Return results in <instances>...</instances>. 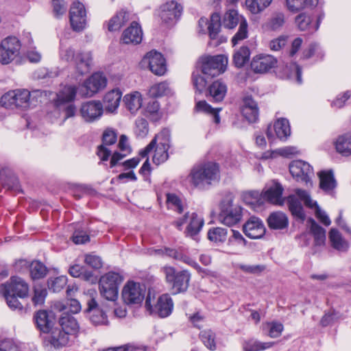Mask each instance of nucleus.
I'll list each match as a JSON object with an SVG mask.
<instances>
[{
    "instance_id": "473e14b6",
    "label": "nucleus",
    "mask_w": 351,
    "mask_h": 351,
    "mask_svg": "<svg viewBox=\"0 0 351 351\" xmlns=\"http://www.w3.org/2000/svg\"><path fill=\"white\" fill-rule=\"evenodd\" d=\"M134 18V14L125 10H121L110 19L108 23V29L110 32L119 30L125 23Z\"/></svg>"
},
{
    "instance_id": "4be33fe9",
    "label": "nucleus",
    "mask_w": 351,
    "mask_h": 351,
    "mask_svg": "<svg viewBox=\"0 0 351 351\" xmlns=\"http://www.w3.org/2000/svg\"><path fill=\"white\" fill-rule=\"evenodd\" d=\"M0 287H4L8 289V293L16 295L20 298H25L29 294L27 283L23 278L18 276H12L8 282L0 285Z\"/></svg>"
},
{
    "instance_id": "e2e57ef3",
    "label": "nucleus",
    "mask_w": 351,
    "mask_h": 351,
    "mask_svg": "<svg viewBox=\"0 0 351 351\" xmlns=\"http://www.w3.org/2000/svg\"><path fill=\"white\" fill-rule=\"evenodd\" d=\"M30 275L32 279L44 278L47 272V267L40 261H33L29 267Z\"/></svg>"
},
{
    "instance_id": "338daca9",
    "label": "nucleus",
    "mask_w": 351,
    "mask_h": 351,
    "mask_svg": "<svg viewBox=\"0 0 351 351\" xmlns=\"http://www.w3.org/2000/svg\"><path fill=\"white\" fill-rule=\"evenodd\" d=\"M76 54L77 53L75 51L72 47L64 43L60 44V58L61 60L66 62L73 63L76 57Z\"/></svg>"
},
{
    "instance_id": "5701e85b",
    "label": "nucleus",
    "mask_w": 351,
    "mask_h": 351,
    "mask_svg": "<svg viewBox=\"0 0 351 351\" xmlns=\"http://www.w3.org/2000/svg\"><path fill=\"white\" fill-rule=\"evenodd\" d=\"M245 234L252 239L261 238L265 233V228L262 221L256 217H250L243 225Z\"/></svg>"
},
{
    "instance_id": "37998d69",
    "label": "nucleus",
    "mask_w": 351,
    "mask_h": 351,
    "mask_svg": "<svg viewBox=\"0 0 351 351\" xmlns=\"http://www.w3.org/2000/svg\"><path fill=\"white\" fill-rule=\"evenodd\" d=\"M69 335L63 329L56 328L51 332L50 343L56 348H62L69 343Z\"/></svg>"
},
{
    "instance_id": "9b49d317",
    "label": "nucleus",
    "mask_w": 351,
    "mask_h": 351,
    "mask_svg": "<svg viewBox=\"0 0 351 351\" xmlns=\"http://www.w3.org/2000/svg\"><path fill=\"white\" fill-rule=\"evenodd\" d=\"M182 12L181 3L175 0L168 1L160 6L159 16L165 24L173 25L180 19Z\"/></svg>"
},
{
    "instance_id": "dca6fc26",
    "label": "nucleus",
    "mask_w": 351,
    "mask_h": 351,
    "mask_svg": "<svg viewBox=\"0 0 351 351\" xmlns=\"http://www.w3.org/2000/svg\"><path fill=\"white\" fill-rule=\"evenodd\" d=\"M145 306L149 311L156 313L159 317H167L173 311V302L168 293H164L158 298L156 305L153 307L150 295H148L145 300Z\"/></svg>"
},
{
    "instance_id": "f03ea898",
    "label": "nucleus",
    "mask_w": 351,
    "mask_h": 351,
    "mask_svg": "<svg viewBox=\"0 0 351 351\" xmlns=\"http://www.w3.org/2000/svg\"><path fill=\"white\" fill-rule=\"evenodd\" d=\"M170 131L167 129H162L152 139L150 143L143 150L140 152L142 157H145L154 149V154L153 156V162L157 165L165 162L168 158V149L170 143Z\"/></svg>"
},
{
    "instance_id": "69168bd1",
    "label": "nucleus",
    "mask_w": 351,
    "mask_h": 351,
    "mask_svg": "<svg viewBox=\"0 0 351 351\" xmlns=\"http://www.w3.org/2000/svg\"><path fill=\"white\" fill-rule=\"evenodd\" d=\"M239 25V29L231 40L234 46L237 45L240 41L247 38L248 36V23L246 19H243L242 22Z\"/></svg>"
},
{
    "instance_id": "a211bd4d",
    "label": "nucleus",
    "mask_w": 351,
    "mask_h": 351,
    "mask_svg": "<svg viewBox=\"0 0 351 351\" xmlns=\"http://www.w3.org/2000/svg\"><path fill=\"white\" fill-rule=\"evenodd\" d=\"M69 18L72 29L75 32L82 31L87 23L84 5L79 1L73 2L70 8Z\"/></svg>"
},
{
    "instance_id": "13d9d810",
    "label": "nucleus",
    "mask_w": 351,
    "mask_h": 351,
    "mask_svg": "<svg viewBox=\"0 0 351 351\" xmlns=\"http://www.w3.org/2000/svg\"><path fill=\"white\" fill-rule=\"evenodd\" d=\"M0 295H3L8 306L13 310L22 311L23 310V305L17 299V295L8 293V289L4 287H0Z\"/></svg>"
},
{
    "instance_id": "de8ad7c7",
    "label": "nucleus",
    "mask_w": 351,
    "mask_h": 351,
    "mask_svg": "<svg viewBox=\"0 0 351 351\" xmlns=\"http://www.w3.org/2000/svg\"><path fill=\"white\" fill-rule=\"evenodd\" d=\"M289 209L291 214L300 221H304L305 214L300 202L295 195H289L287 198Z\"/></svg>"
},
{
    "instance_id": "423d86ee",
    "label": "nucleus",
    "mask_w": 351,
    "mask_h": 351,
    "mask_svg": "<svg viewBox=\"0 0 351 351\" xmlns=\"http://www.w3.org/2000/svg\"><path fill=\"white\" fill-rule=\"evenodd\" d=\"M30 92L27 89L10 90L1 97V105L10 110H26L30 106Z\"/></svg>"
},
{
    "instance_id": "39448f33",
    "label": "nucleus",
    "mask_w": 351,
    "mask_h": 351,
    "mask_svg": "<svg viewBox=\"0 0 351 351\" xmlns=\"http://www.w3.org/2000/svg\"><path fill=\"white\" fill-rule=\"evenodd\" d=\"M123 277L117 272L109 271L101 276L99 281V289L101 295L110 301L118 298L119 286L123 282Z\"/></svg>"
},
{
    "instance_id": "c9c22d12",
    "label": "nucleus",
    "mask_w": 351,
    "mask_h": 351,
    "mask_svg": "<svg viewBox=\"0 0 351 351\" xmlns=\"http://www.w3.org/2000/svg\"><path fill=\"white\" fill-rule=\"evenodd\" d=\"M122 93L119 89H113L108 92L104 97V104L108 112H113L119 106Z\"/></svg>"
},
{
    "instance_id": "1a4fd4ad",
    "label": "nucleus",
    "mask_w": 351,
    "mask_h": 351,
    "mask_svg": "<svg viewBox=\"0 0 351 351\" xmlns=\"http://www.w3.org/2000/svg\"><path fill=\"white\" fill-rule=\"evenodd\" d=\"M141 66L143 69H149L156 75H163L167 71L165 59L160 53L155 50L150 51L144 56L141 61Z\"/></svg>"
},
{
    "instance_id": "a19ab883",
    "label": "nucleus",
    "mask_w": 351,
    "mask_h": 351,
    "mask_svg": "<svg viewBox=\"0 0 351 351\" xmlns=\"http://www.w3.org/2000/svg\"><path fill=\"white\" fill-rule=\"evenodd\" d=\"M337 152L343 155H351V133H347L338 136L335 142Z\"/></svg>"
},
{
    "instance_id": "f704fd0d",
    "label": "nucleus",
    "mask_w": 351,
    "mask_h": 351,
    "mask_svg": "<svg viewBox=\"0 0 351 351\" xmlns=\"http://www.w3.org/2000/svg\"><path fill=\"white\" fill-rule=\"evenodd\" d=\"M123 102L125 108L132 114H135L142 106V95L138 91L126 94L123 97Z\"/></svg>"
},
{
    "instance_id": "052dcab7",
    "label": "nucleus",
    "mask_w": 351,
    "mask_h": 351,
    "mask_svg": "<svg viewBox=\"0 0 351 351\" xmlns=\"http://www.w3.org/2000/svg\"><path fill=\"white\" fill-rule=\"evenodd\" d=\"M250 51L246 46L241 47L235 51L233 56V62L237 67H242L250 59Z\"/></svg>"
},
{
    "instance_id": "2f4dec72",
    "label": "nucleus",
    "mask_w": 351,
    "mask_h": 351,
    "mask_svg": "<svg viewBox=\"0 0 351 351\" xmlns=\"http://www.w3.org/2000/svg\"><path fill=\"white\" fill-rule=\"evenodd\" d=\"M87 311H93L90 319L95 325H107L108 320L105 313L97 307V303L94 298H91L87 302Z\"/></svg>"
},
{
    "instance_id": "f8f14e48",
    "label": "nucleus",
    "mask_w": 351,
    "mask_h": 351,
    "mask_svg": "<svg viewBox=\"0 0 351 351\" xmlns=\"http://www.w3.org/2000/svg\"><path fill=\"white\" fill-rule=\"evenodd\" d=\"M186 223L185 234L187 237H194L202 230L204 221L202 216L195 213H186L183 217L175 221L176 226L181 230L184 224Z\"/></svg>"
},
{
    "instance_id": "603ef678",
    "label": "nucleus",
    "mask_w": 351,
    "mask_h": 351,
    "mask_svg": "<svg viewBox=\"0 0 351 351\" xmlns=\"http://www.w3.org/2000/svg\"><path fill=\"white\" fill-rule=\"evenodd\" d=\"M329 239L332 246L339 251H346L348 248V243L346 241L341 237L339 232L332 228L329 232Z\"/></svg>"
},
{
    "instance_id": "a18cd8bd",
    "label": "nucleus",
    "mask_w": 351,
    "mask_h": 351,
    "mask_svg": "<svg viewBox=\"0 0 351 351\" xmlns=\"http://www.w3.org/2000/svg\"><path fill=\"white\" fill-rule=\"evenodd\" d=\"M274 130L276 136L280 140H286L291 134L289 122L285 118L279 119L274 123Z\"/></svg>"
},
{
    "instance_id": "5fc2aeb1",
    "label": "nucleus",
    "mask_w": 351,
    "mask_h": 351,
    "mask_svg": "<svg viewBox=\"0 0 351 351\" xmlns=\"http://www.w3.org/2000/svg\"><path fill=\"white\" fill-rule=\"evenodd\" d=\"M208 90L210 96L215 101H220L226 94L227 87L223 82L215 81L209 86Z\"/></svg>"
},
{
    "instance_id": "864d4df0",
    "label": "nucleus",
    "mask_w": 351,
    "mask_h": 351,
    "mask_svg": "<svg viewBox=\"0 0 351 351\" xmlns=\"http://www.w3.org/2000/svg\"><path fill=\"white\" fill-rule=\"evenodd\" d=\"M300 154V151L297 147L293 146H287L282 148L278 149L271 152H265L263 154V158H269L276 157V155H280L286 158H291Z\"/></svg>"
},
{
    "instance_id": "6ab92c4d",
    "label": "nucleus",
    "mask_w": 351,
    "mask_h": 351,
    "mask_svg": "<svg viewBox=\"0 0 351 351\" xmlns=\"http://www.w3.org/2000/svg\"><path fill=\"white\" fill-rule=\"evenodd\" d=\"M278 60L271 55L261 53L255 56L251 62V68L254 73H265L277 66Z\"/></svg>"
},
{
    "instance_id": "412c9836",
    "label": "nucleus",
    "mask_w": 351,
    "mask_h": 351,
    "mask_svg": "<svg viewBox=\"0 0 351 351\" xmlns=\"http://www.w3.org/2000/svg\"><path fill=\"white\" fill-rule=\"evenodd\" d=\"M117 140V134L114 130L107 128L102 136L103 144L98 147L97 154L101 161H107L111 155V150L107 146L114 144Z\"/></svg>"
},
{
    "instance_id": "7ed1b4c3",
    "label": "nucleus",
    "mask_w": 351,
    "mask_h": 351,
    "mask_svg": "<svg viewBox=\"0 0 351 351\" xmlns=\"http://www.w3.org/2000/svg\"><path fill=\"white\" fill-rule=\"evenodd\" d=\"M165 281L171 286L172 293L178 294L186 291L191 278V273L186 270L178 271L170 265H165L161 268Z\"/></svg>"
},
{
    "instance_id": "f257e3e1",
    "label": "nucleus",
    "mask_w": 351,
    "mask_h": 351,
    "mask_svg": "<svg viewBox=\"0 0 351 351\" xmlns=\"http://www.w3.org/2000/svg\"><path fill=\"white\" fill-rule=\"evenodd\" d=\"M219 178V166L215 162H207L195 166L188 176L189 182L194 187L204 189Z\"/></svg>"
},
{
    "instance_id": "aec40b11",
    "label": "nucleus",
    "mask_w": 351,
    "mask_h": 351,
    "mask_svg": "<svg viewBox=\"0 0 351 351\" xmlns=\"http://www.w3.org/2000/svg\"><path fill=\"white\" fill-rule=\"evenodd\" d=\"M297 196L300 199L301 201L304 202L306 206L310 208H315L316 217L319 221L325 226H329L331 223V221L325 211L320 209L318 206L317 202L314 201L306 191L302 189H297L295 191Z\"/></svg>"
},
{
    "instance_id": "9d476101",
    "label": "nucleus",
    "mask_w": 351,
    "mask_h": 351,
    "mask_svg": "<svg viewBox=\"0 0 351 351\" xmlns=\"http://www.w3.org/2000/svg\"><path fill=\"white\" fill-rule=\"evenodd\" d=\"M145 295V287L139 282L128 281L123 287L121 296L126 304H141Z\"/></svg>"
},
{
    "instance_id": "393cba45",
    "label": "nucleus",
    "mask_w": 351,
    "mask_h": 351,
    "mask_svg": "<svg viewBox=\"0 0 351 351\" xmlns=\"http://www.w3.org/2000/svg\"><path fill=\"white\" fill-rule=\"evenodd\" d=\"M143 39V31L140 25L133 21L130 25L123 31L121 40L125 44H139Z\"/></svg>"
},
{
    "instance_id": "e433bc0d",
    "label": "nucleus",
    "mask_w": 351,
    "mask_h": 351,
    "mask_svg": "<svg viewBox=\"0 0 351 351\" xmlns=\"http://www.w3.org/2000/svg\"><path fill=\"white\" fill-rule=\"evenodd\" d=\"M243 19L245 18L239 14L238 11L234 9L228 10L223 15L221 26L223 25L226 29H234L237 25H239Z\"/></svg>"
},
{
    "instance_id": "774afa93",
    "label": "nucleus",
    "mask_w": 351,
    "mask_h": 351,
    "mask_svg": "<svg viewBox=\"0 0 351 351\" xmlns=\"http://www.w3.org/2000/svg\"><path fill=\"white\" fill-rule=\"evenodd\" d=\"M167 206L169 209L181 213L184 210V206L181 199L173 193H169L167 195Z\"/></svg>"
},
{
    "instance_id": "ddd939ff",
    "label": "nucleus",
    "mask_w": 351,
    "mask_h": 351,
    "mask_svg": "<svg viewBox=\"0 0 351 351\" xmlns=\"http://www.w3.org/2000/svg\"><path fill=\"white\" fill-rule=\"evenodd\" d=\"M106 85V76L100 73H95L83 82L80 94L83 97H90L104 89Z\"/></svg>"
},
{
    "instance_id": "79ce46f5",
    "label": "nucleus",
    "mask_w": 351,
    "mask_h": 351,
    "mask_svg": "<svg viewBox=\"0 0 351 351\" xmlns=\"http://www.w3.org/2000/svg\"><path fill=\"white\" fill-rule=\"evenodd\" d=\"M166 256L177 261H180L189 265L201 270V267L190 257L185 255L180 249L168 247L166 249Z\"/></svg>"
},
{
    "instance_id": "4c0bfd02",
    "label": "nucleus",
    "mask_w": 351,
    "mask_h": 351,
    "mask_svg": "<svg viewBox=\"0 0 351 351\" xmlns=\"http://www.w3.org/2000/svg\"><path fill=\"white\" fill-rule=\"evenodd\" d=\"M274 342H263L255 338L244 340L242 343L243 351H264L271 348Z\"/></svg>"
},
{
    "instance_id": "09e8293b",
    "label": "nucleus",
    "mask_w": 351,
    "mask_h": 351,
    "mask_svg": "<svg viewBox=\"0 0 351 351\" xmlns=\"http://www.w3.org/2000/svg\"><path fill=\"white\" fill-rule=\"evenodd\" d=\"M171 94V89L166 82L153 84L148 90V95L153 98L167 96Z\"/></svg>"
},
{
    "instance_id": "58836bf2",
    "label": "nucleus",
    "mask_w": 351,
    "mask_h": 351,
    "mask_svg": "<svg viewBox=\"0 0 351 351\" xmlns=\"http://www.w3.org/2000/svg\"><path fill=\"white\" fill-rule=\"evenodd\" d=\"M268 226L271 229L281 230L288 226V219L282 212H274L267 219Z\"/></svg>"
},
{
    "instance_id": "c85d7f7f",
    "label": "nucleus",
    "mask_w": 351,
    "mask_h": 351,
    "mask_svg": "<svg viewBox=\"0 0 351 351\" xmlns=\"http://www.w3.org/2000/svg\"><path fill=\"white\" fill-rule=\"evenodd\" d=\"M282 186L278 182H274L263 192L265 202L267 201L274 204L282 205L284 202L282 197Z\"/></svg>"
},
{
    "instance_id": "4468645a",
    "label": "nucleus",
    "mask_w": 351,
    "mask_h": 351,
    "mask_svg": "<svg viewBox=\"0 0 351 351\" xmlns=\"http://www.w3.org/2000/svg\"><path fill=\"white\" fill-rule=\"evenodd\" d=\"M289 171L297 181L304 182L306 186H312L311 179L314 172L308 162L300 160L293 161L289 165Z\"/></svg>"
},
{
    "instance_id": "6e6d98bb",
    "label": "nucleus",
    "mask_w": 351,
    "mask_h": 351,
    "mask_svg": "<svg viewBox=\"0 0 351 351\" xmlns=\"http://www.w3.org/2000/svg\"><path fill=\"white\" fill-rule=\"evenodd\" d=\"M273 0H245L247 9L254 14L262 12L270 5Z\"/></svg>"
},
{
    "instance_id": "cd10ccee",
    "label": "nucleus",
    "mask_w": 351,
    "mask_h": 351,
    "mask_svg": "<svg viewBox=\"0 0 351 351\" xmlns=\"http://www.w3.org/2000/svg\"><path fill=\"white\" fill-rule=\"evenodd\" d=\"M118 148L119 152L115 151L112 154L110 167L116 166L120 160L129 155L132 152L131 147L128 142V138L125 134L121 135L118 143Z\"/></svg>"
},
{
    "instance_id": "49530a36",
    "label": "nucleus",
    "mask_w": 351,
    "mask_h": 351,
    "mask_svg": "<svg viewBox=\"0 0 351 351\" xmlns=\"http://www.w3.org/2000/svg\"><path fill=\"white\" fill-rule=\"evenodd\" d=\"M232 234L229 237L227 242V246L231 253L236 254L239 247L246 245L247 241L239 231L232 230Z\"/></svg>"
},
{
    "instance_id": "7c9ffc66",
    "label": "nucleus",
    "mask_w": 351,
    "mask_h": 351,
    "mask_svg": "<svg viewBox=\"0 0 351 351\" xmlns=\"http://www.w3.org/2000/svg\"><path fill=\"white\" fill-rule=\"evenodd\" d=\"M37 327L45 333L49 332L54 324V317L51 313L46 311H39L34 316Z\"/></svg>"
},
{
    "instance_id": "bf43d9fd",
    "label": "nucleus",
    "mask_w": 351,
    "mask_h": 351,
    "mask_svg": "<svg viewBox=\"0 0 351 351\" xmlns=\"http://www.w3.org/2000/svg\"><path fill=\"white\" fill-rule=\"evenodd\" d=\"M69 274L75 278H81L86 281H93V272L88 271L84 266L74 265L69 269Z\"/></svg>"
},
{
    "instance_id": "f3484780",
    "label": "nucleus",
    "mask_w": 351,
    "mask_h": 351,
    "mask_svg": "<svg viewBox=\"0 0 351 351\" xmlns=\"http://www.w3.org/2000/svg\"><path fill=\"white\" fill-rule=\"evenodd\" d=\"M104 112V107L99 101H89L82 104L80 114L86 123H93L99 120Z\"/></svg>"
},
{
    "instance_id": "0eeeda50",
    "label": "nucleus",
    "mask_w": 351,
    "mask_h": 351,
    "mask_svg": "<svg viewBox=\"0 0 351 351\" xmlns=\"http://www.w3.org/2000/svg\"><path fill=\"white\" fill-rule=\"evenodd\" d=\"M228 65V58L224 55L205 56L202 58V71L204 74L215 77L223 73Z\"/></svg>"
},
{
    "instance_id": "ea45409f",
    "label": "nucleus",
    "mask_w": 351,
    "mask_h": 351,
    "mask_svg": "<svg viewBox=\"0 0 351 351\" xmlns=\"http://www.w3.org/2000/svg\"><path fill=\"white\" fill-rule=\"evenodd\" d=\"M320 188L326 191L330 192L336 187V180L332 171H323L318 173Z\"/></svg>"
},
{
    "instance_id": "c03bdc74",
    "label": "nucleus",
    "mask_w": 351,
    "mask_h": 351,
    "mask_svg": "<svg viewBox=\"0 0 351 351\" xmlns=\"http://www.w3.org/2000/svg\"><path fill=\"white\" fill-rule=\"evenodd\" d=\"M60 324L62 329L70 335H77L80 329L77 320L73 316L69 315L60 317Z\"/></svg>"
},
{
    "instance_id": "680f3d73",
    "label": "nucleus",
    "mask_w": 351,
    "mask_h": 351,
    "mask_svg": "<svg viewBox=\"0 0 351 351\" xmlns=\"http://www.w3.org/2000/svg\"><path fill=\"white\" fill-rule=\"evenodd\" d=\"M311 222V231L314 237L315 243L317 245H322L326 241V231L319 226L314 220L310 219Z\"/></svg>"
},
{
    "instance_id": "6e6552de",
    "label": "nucleus",
    "mask_w": 351,
    "mask_h": 351,
    "mask_svg": "<svg viewBox=\"0 0 351 351\" xmlns=\"http://www.w3.org/2000/svg\"><path fill=\"white\" fill-rule=\"evenodd\" d=\"M21 43L15 36H8L0 43V62L8 64L20 54Z\"/></svg>"
},
{
    "instance_id": "b1692460",
    "label": "nucleus",
    "mask_w": 351,
    "mask_h": 351,
    "mask_svg": "<svg viewBox=\"0 0 351 351\" xmlns=\"http://www.w3.org/2000/svg\"><path fill=\"white\" fill-rule=\"evenodd\" d=\"M198 23L200 31L205 32V27H207L210 38L215 39L221 29V16L218 13H213L209 21L206 18H201Z\"/></svg>"
},
{
    "instance_id": "4d7b16f0",
    "label": "nucleus",
    "mask_w": 351,
    "mask_h": 351,
    "mask_svg": "<svg viewBox=\"0 0 351 351\" xmlns=\"http://www.w3.org/2000/svg\"><path fill=\"white\" fill-rule=\"evenodd\" d=\"M195 110L197 112H202L213 116V121L218 124L220 123L219 112L221 108H213L205 101H199L196 104Z\"/></svg>"
},
{
    "instance_id": "20e7f679",
    "label": "nucleus",
    "mask_w": 351,
    "mask_h": 351,
    "mask_svg": "<svg viewBox=\"0 0 351 351\" xmlns=\"http://www.w3.org/2000/svg\"><path fill=\"white\" fill-rule=\"evenodd\" d=\"M232 193L226 194L220 204L219 221L225 226L231 227L238 223L242 218V208L233 204Z\"/></svg>"
},
{
    "instance_id": "72a5a7b5",
    "label": "nucleus",
    "mask_w": 351,
    "mask_h": 351,
    "mask_svg": "<svg viewBox=\"0 0 351 351\" xmlns=\"http://www.w3.org/2000/svg\"><path fill=\"white\" fill-rule=\"evenodd\" d=\"M286 23L285 15L282 12L274 13L262 25L265 31L279 32Z\"/></svg>"
},
{
    "instance_id": "8fccbe9b",
    "label": "nucleus",
    "mask_w": 351,
    "mask_h": 351,
    "mask_svg": "<svg viewBox=\"0 0 351 351\" xmlns=\"http://www.w3.org/2000/svg\"><path fill=\"white\" fill-rule=\"evenodd\" d=\"M319 0H286L287 9L296 13L307 7L316 5Z\"/></svg>"
},
{
    "instance_id": "2eb2a0df",
    "label": "nucleus",
    "mask_w": 351,
    "mask_h": 351,
    "mask_svg": "<svg viewBox=\"0 0 351 351\" xmlns=\"http://www.w3.org/2000/svg\"><path fill=\"white\" fill-rule=\"evenodd\" d=\"M324 16L325 14L322 11H320L317 14H308L304 12L295 17V23L300 31L313 33L319 29Z\"/></svg>"
},
{
    "instance_id": "a878e982",
    "label": "nucleus",
    "mask_w": 351,
    "mask_h": 351,
    "mask_svg": "<svg viewBox=\"0 0 351 351\" xmlns=\"http://www.w3.org/2000/svg\"><path fill=\"white\" fill-rule=\"evenodd\" d=\"M77 92V88L73 85H66L60 88L56 93V97L54 99L55 106L58 108L73 103L75 99Z\"/></svg>"
},
{
    "instance_id": "c756f323",
    "label": "nucleus",
    "mask_w": 351,
    "mask_h": 351,
    "mask_svg": "<svg viewBox=\"0 0 351 351\" xmlns=\"http://www.w3.org/2000/svg\"><path fill=\"white\" fill-rule=\"evenodd\" d=\"M92 54L90 51H78L73 62L77 72L82 75L89 72L92 64Z\"/></svg>"
},
{
    "instance_id": "3c124183",
    "label": "nucleus",
    "mask_w": 351,
    "mask_h": 351,
    "mask_svg": "<svg viewBox=\"0 0 351 351\" xmlns=\"http://www.w3.org/2000/svg\"><path fill=\"white\" fill-rule=\"evenodd\" d=\"M243 199L246 204L250 205L253 208L260 206L265 203L263 193H261L257 191L245 192L243 195Z\"/></svg>"
},
{
    "instance_id": "0e129e2a",
    "label": "nucleus",
    "mask_w": 351,
    "mask_h": 351,
    "mask_svg": "<svg viewBox=\"0 0 351 351\" xmlns=\"http://www.w3.org/2000/svg\"><path fill=\"white\" fill-rule=\"evenodd\" d=\"M199 337L204 346L210 350H215L217 348L215 334L209 329L202 330Z\"/></svg>"
},
{
    "instance_id": "bb28decb",
    "label": "nucleus",
    "mask_w": 351,
    "mask_h": 351,
    "mask_svg": "<svg viewBox=\"0 0 351 351\" xmlns=\"http://www.w3.org/2000/svg\"><path fill=\"white\" fill-rule=\"evenodd\" d=\"M241 113L250 123H254L258 119V104L251 97L247 96L243 98Z\"/></svg>"
}]
</instances>
